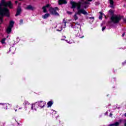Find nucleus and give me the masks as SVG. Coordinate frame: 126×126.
<instances>
[{
	"instance_id": "nucleus-1",
	"label": "nucleus",
	"mask_w": 126,
	"mask_h": 126,
	"mask_svg": "<svg viewBox=\"0 0 126 126\" xmlns=\"http://www.w3.org/2000/svg\"><path fill=\"white\" fill-rule=\"evenodd\" d=\"M6 6H9L10 8H12V4H11V2L9 1L6 2L4 0H1V3H0V21H2V17H3V15L8 16V9L6 8Z\"/></svg>"
},
{
	"instance_id": "nucleus-2",
	"label": "nucleus",
	"mask_w": 126,
	"mask_h": 126,
	"mask_svg": "<svg viewBox=\"0 0 126 126\" xmlns=\"http://www.w3.org/2000/svg\"><path fill=\"white\" fill-rule=\"evenodd\" d=\"M49 9V12L51 14L53 15H56V16H60V14H58V12L56 10H59V8L58 7H55V8L51 7V5L48 4L45 6H44L42 7L43 12L44 13H46L48 12V9Z\"/></svg>"
},
{
	"instance_id": "nucleus-3",
	"label": "nucleus",
	"mask_w": 126,
	"mask_h": 126,
	"mask_svg": "<svg viewBox=\"0 0 126 126\" xmlns=\"http://www.w3.org/2000/svg\"><path fill=\"white\" fill-rule=\"evenodd\" d=\"M71 4L72 5V8H75L77 6V9H79L81 7L87 8V7H88L89 4L88 1L84 2H79L78 3H76L74 1H71Z\"/></svg>"
},
{
	"instance_id": "nucleus-4",
	"label": "nucleus",
	"mask_w": 126,
	"mask_h": 126,
	"mask_svg": "<svg viewBox=\"0 0 126 126\" xmlns=\"http://www.w3.org/2000/svg\"><path fill=\"white\" fill-rule=\"evenodd\" d=\"M56 27L58 28L57 31H62V30H63V28H65V27H66L65 21L63 20L62 24H58Z\"/></svg>"
},
{
	"instance_id": "nucleus-5",
	"label": "nucleus",
	"mask_w": 126,
	"mask_h": 126,
	"mask_svg": "<svg viewBox=\"0 0 126 126\" xmlns=\"http://www.w3.org/2000/svg\"><path fill=\"white\" fill-rule=\"evenodd\" d=\"M111 20L114 23H118L121 20V17L118 15L113 16Z\"/></svg>"
},
{
	"instance_id": "nucleus-6",
	"label": "nucleus",
	"mask_w": 126,
	"mask_h": 126,
	"mask_svg": "<svg viewBox=\"0 0 126 126\" xmlns=\"http://www.w3.org/2000/svg\"><path fill=\"white\" fill-rule=\"evenodd\" d=\"M13 24H14V22L11 21L8 27L7 28V33L8 34H9V32H11V28L13 27Z\"/></svg>"
},
{
	"instance_id": "nucleus-7",
	"label": "nucleus",
	"mask_w": 126,
	"mask_h": 126,
	"mask_svg": "<svg viewBox=\"0 0 126 126\" xmlns=\"http://www.w3.org/2000/svg\"><path fill=\"white\" fill-rule=\"evenodd\" d=\"M77 13L79 15H80L81 14H84V15H87V14H88V13H87V12H86V11H85V10L80 8L78 9Z\"/></svg>"
},
{
	"instance_id": "nucleus-8",
	"label": "nucleus",
	"mask_w": 126,
	"mask_h": 126,
	"mask_svg": "<svg viewBox=\"0 0 126 126\" xmlns=\"http://www.w3.org/2000/svg\"><path fill=\"white\" fill-rule=\"evenodd\" d=\"M38 107H39L38 102H35V103L32 104V110H35V111H36V110L38 109Z\"/></svg>"
},
{
	"instance_id": "nucleus-9",
	"label": "nucleus",
	"mask_w": 126,
	"mask_h": 126,
	"mask_svg": "<svg viewBox=\"0 0 126 126\" xmlns=\"http://www.w3.org/2000/svg\"><path fill=\"white\" fill-rule=\"evenodd\" d=\"M37 103L38 104V106H39L40 108H44L46 105V102L43 101L37 102Z\"/></svg>"
},
{
	"instance_id": "nucleus-10",
	"label": "nucleus",
	"mask_w": 126,
	"mask_h": 126,
	"mask_svg": "<svg viewBox=\"0 0 126 126\" xmlns=\"http://www.w3.org/2000/svg\"><path fill=\"white\" fill-rule=\"evenodd\" d=\"M74 29L76 31H79L80 30V24H78L77 23L75 24V27Z\"/></svg>"
},
{
	"instance_id": "nucleus-11",
	"label": "nucleus",
	"mask_w": 126,
	"mask_h": 126,
	"mask_svg": "<svg viewBox=\"0 0 126 126\" xmlns=\"http://www.w3.org/2000/svg\"><path fill=\"white\" fill-rule=\"evenodd\" d=\"M58 2L59 4H65L67 3V2L65 0H59Z\"/></svg>"
},
{
	"instance_id": "nucleus-12",
	"label": "nucleus",
	"mask_w": 126,
	"mask_h": 126,
	"mask_svg": "<svg viewBox=\"0 0 126 126\" xmlns=\"http://www.w3.org/2000/svg\"><path fill=\"white\" fill-rule=\"evenodd\" d=\"M26 9H29V10H34V9H35V7L32 6L31 5H29L26 7Z\"/></svg>"
},
{
	"instance_id": "nucleus-13",
	"label": "nucleus",
	"mask_w": 126,
	"mask_h": 126,
	"mask_svg": "<svg viewBox=\"0 0 126 126\" xmlns=\"http://www.w3.org/2000/svg\"><path fill=\"white\" fill-rule=\"evenodd\" d=\"M42 17L43 19H47L48 17H50V14L49 13H46L44 15H43L42 16Z\"/></svg>"
},
{
	"instance_id": "nucleus-14",
	"label": "nucleus",
	"mask_w": 126,
	"mask_h": 126,
	"mask_svg": "<svg viewBox=\"0 0 126 126\" xmlns=\"http://www.w3.org/2000/svg\"><path fill=\"white\" fill-rule=\"evenodd\" d=\"M20 12H21V8L20 7H19L17 10L16 16H17V15H19V14H20Z\"/></svg>"
},
{
	"instance_id": "nucleus-15",
	"label": "nucleus",
	"mask_w": 126,
	"mask_h": 126,
	"mask_svg": "<svg viewBox=\"0 0 126 126\" xmlns=\"http://www.w3.org/2000/svg\"><path fill=\"white\" fill-rule=\"evenodd\" d=\"M53 102L52 101H50L47 103L48 108H49V107H52V105H53Z\"/></svg>"
},
{
	"instance_id": "nucleus-16",
	"label": "nucleus",
	"mask_w": 126,
	"mask_h": 126,
	"mask_svg": "<svg viewBox=\"0 0 126 126\" xmlns=\"http://www.w3.org/2000/svg\"><path fill=\"white\" fill-rule=\"evenodd\" d=\"M77 14H78V13H77V12L73 16V18H74V20H77V19H78V17L77 16Z\"/></svg>"
},
{
	"instance_id": "nucleus-17",
	"label": "nucleus",
	"mask_w": 126,
	"mask_h": 126,
	"mask_svg": "<svg viewBox=\"0 0 126 126\" xmlns=\"http://www.w3.org/2000/svg\"><path fill=\"white\" fill-rule=\"evenodd\" d=\"M119 125H120V123H119V122H116L115 124H111L110 126H119Z\"/></svg>"
},
{
	"instance_id": "nucleus-18",
	"label": "nucleus",
	"mask_w": 126,
	"mask_h": 126,
	"mask_svg": "<svg viewBox=\"0 0 126 126\" xmlns=\"http://www.w3.org/2000/svg\"><path fill=\"white\" fill-rule=\"evenodd\" d=\"M99 13L100 15H99V19H102V18H103V13L102 12H100Z\"/></svg>"
},
{
	"instance_id": "nucleus-19",
	"label": "nucleus",
	"mask_w": 126,
	"mask_h": 126,
	"mask_svg": "<svg viewBox=\"0 0 126 126\" xmlns=\"http://www.w3.org/2000/svg\"><path fill=\"white\" fill-rule=\"evenodd\" d=\"M24 105H25V106H26V105H29V102L27 101H25Z\"/></svg>"
},
{
	"instance_id": "nucleus-20",
	"label": "nucleus",
	"mask_w": 126,
	"mask_h": 126,
	"mask_svg": "<svg viewBox=\"0 0 126 126\" xmlns=\"http://www.w3.org/2000/svg\"><path fill=\"white\" fill-rule=\"evenodd\" d=\"M110 0V3L111 4V5H113L114 4V0Z\"/></svg>"
},
{
	"instance_id": "nucleus-21",
	"label": "nucleus",
	"mask_w": 126,
	"mask_h": 126,
	"mask_svg": "<svg viewBox=\"0 0 126 126\" xmlns=\"http://www.w3.org/2000/svg\"><path fill=\"white\" fill-rule=\"evenodd\" d=\"M109 12L110 14H113V13H114V11L113 10H110L109 11Z\"/></svg>"
},
{
	"instance_id": "nucleus-22",
	"label": "nucleus",
	"mask_w": 126,
	"mask_h": 126,
	"mask_svg": "<svg viewBox=\"0 0 126 126\" xmlns=\"http://www.w3.org/2000/svg\"><path fill=\"white\" fill-rule=\"evenodd\" d=\"M5 41V38L1 40V43H2V44H4Z\"/></svg>"
},
{
	"instance_id": "nucleus-23",
	"label": "nucleus",
	"mask_w": 126,
	"mask_h": 126,
	"mask_svg": "<svg viewBox=\"0 0 126 126\" xmlns=\"http://www.w3.org/2000/svg\"><path fill=\"white\" fill-rule=\"evenodd\" d=\"M105 29H106V27H104L102 28V31H104L105 30Z\"/></svg>"
},
{
	"instance_id": "nucleus-24",
	"label": "nucleus",
	"mask_w": 126,
	"mask_h": 126,
	"mask_svg": "<svg viewBox=\"0 0 126 126\" xmlns=\"http://www.w3.org/2000/svg\"><path fill=\"white\" fill-rule=\"evenodd\" d=\"M20 22L21 24L23 23V20H20Z\"/></svg>"
},
{
	"instance_id": "nucleus-25",
	"label": "nucleus",
	"mask_w": 126,
	"mask_h": 126,
	"mask_svg": "<svg viewBox=\"0 0 126 126\" xmlns=\"http://www.w3.org/2000/svg\"><path fill=\"white\" fill-rule=\"evenodd\" d=\"M90 19H93V20H94V17H91V18H90Z\"/></svg>"
},
{
	"instance_id": "nucleus-26",
	"label": "nucleus",
	"mask_w": 126,
	"mask_h": 126,
	"mask_svg": "<svg viewBox=\"0 0 126 126\" xmlns=\"http://www.w3.org/2000/svg\"><path fill=\"white\" fill-rule=\"evenodd\" d=\"M112 116H113V114H112L111 113L110 114V117H112Z\"/></svg>"
},
{
	"instance_id": "nucleus-27",
	"label": "nucleus",
	"mask_w": 126,
	"mask_h": 126,
	"mask_svg": "<svg viewBox=\"0 0 126 126\" xmlns=\"http://www.w3.org/2000/svg\"><path fill=\"white\" fill-rule=\"evenodd\" d=\"M125 33H123V34H122V36H123V37H124V36H125Z\"/></svg>"
},
{
	"instance_id": "nucleus-28",
	"label": "nucleus",
	"mask_w": 126,
	"mask_h": 126,
	"mask_svg": "<svg viewBox=\"0 0 126 126\" xmlns=\"http://www.w3.org/2000/svg\"><path fill=\"white\" fill-rule=\"evenodd\" d=\"M88 1H92V0H88Z\"/></svg>"
},
{
	"instance_id": "nucleus-29",
	"label": "nucleus",
	"mask_w": 126,
	"mask_h": 126,
	"mask_svg": "<svg viewBox=\"0 0 126 126\" xmlns=\"http://www.w3.org/2000/svg\"><path fill=\"white\" fill-rule=\"evenodd\" d=\"M15 3H17V1H15Z\"/></svg>"
},
{
	"instance_id": "nucleus-30",
	"label": "nucleus",
	"mask_w": 126,
	"mask_h": 126,
	"mask_svg": "<svg viewBox=\"0 0 126 126\" xmlns=\"http://www.w3.org/2000/svg\"><path fill=\"white\" fill-rule=\"evenodd\" d=\"M125 63H126V61L125 62Z\"/></svg>"
}]
</instances>
